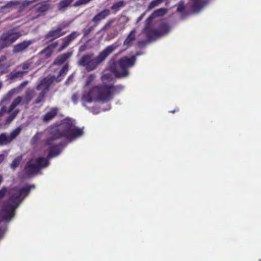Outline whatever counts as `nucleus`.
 I'll use <instances>...</instances> for the list:
<instances>
[{"label": "nucleus", "instance_id": "nucleus-10", "mask_svg": "<svg viewBox=\"0 0 261 261\" xmlns=\"http://www.w3.org/2000/svg\"><path fill=\"white\" fill-rule=\"evenodd\" d=\"M21 128L17 127L13 130L9 135L3 133L0 135V145H5L10 143L20 133Z\"/></svg>", "mask_w": 261, "mask_h": 261}, {"label": "nucleus", "instance_id": "nucleus-28", "mask_svg": "<svg viewBox=\"0 0 261 261\" xmlns=\"http://www.w3.org/2000/svg\"><path fill=\"white\" fill-rule=\"evenodd\" d=\"M124 2L123 1H120L118 3L114 4L111 7L112 10H118L120 7H122L124 5Z\"/></svg>", "mask_w": 261, "mask_h": 261}, {"label": "nucleus", "instance_id": "nucleus-39", "mask_svg": "<svg viewBox=\"0 0 261 261\" xmlns=\"http://www.w3.org/2000/svg\"><path fill=\"white\" fill-rule=\"evenodd\" d=\"M72 78H73L72 75L68 77V80L66 81V83H67L69 82V81H70L71 79H72Z\"/></svg>", "mask_w": 261, "mask_h": 261}, {"label": "nucleus", "instance_id": "nucleus-36", "mask_svg": "<svg viewBox=\"0 0 261 261\" xmlns=\"http://www.w3.org/2000/svg\"><path fill=\"white\" fill-rule=\"evenodd\" d=\"M5 231V230L4 228H0V240H1L3 237Z\"/></svg>", "mask_w": 261, "mask_h": 261}, {"label": "nucleus", "instance_id": "nucleus-21", "mask_svg": "<svg viewBox=\"0 0 261 261\" xmlns=\"http://www.w3.org/2000/svg\"><path fill=\"white\" fill-rule=\"evenodd\" d=\"M58 109L56 108H51L50 110L46 113L43 117L44 121H48L52 119L57 114Z\"/></svg>", "mask_w": 261, "mask_h": 261}, {"label": "nucleus", "instance_id": "nucleus-16", "mask_svg": "<svg viewBox=\"0 0 261 261\" xmlns=\"http://www.w3.org/2000/svg\"><path fill=\"white\" fill-rule=\"evenodd\" d=\"M31 44L32 41H23L20 43L16 45L13 48V51L14 53H19L22 51Z\"/></svg>", "mask_w": 261, "mask_h": 261}, {"label": "nucleus", "instance_id": "nucleus-14", "mask_svg": "<svg viewBox=\"0 0 261 261\" xmlns=\"http://www.w3.org/2000/svg\"><path fill=\"white\" fill-rule=\"evenodd\" d=\"M79 35V33L77 32H73L69 35L64 38L63 40V44L60 50H61L66 47L69 44V43L74 40Z\"/></svg>", "mask_w": 261, "mask_h": 261}, {"label": "nucleus", "instance_id": "nucleus-34", "mask_svg": "<svg viewBox=\"0 0 261 261\" xmlns=\"http://www.w3.org/2000/svg\"><path fill=\"white\" fill-rule=\"evenodd\" d=\"M7 155L8 152H6L5 154H0V164L4 161Z\"/></svg>", "mask_w": 261, "mask_h": 261}, {"label": "nucleus", "instance_id": "nucleus-24", "mask_svg": "<svg viewBox=\"0 0 261 261\" xmlns=\"http://www.w3.org/2000/svg\"><path fill=\"white\" fill-rule=\"evenodd\" d=\"M73 0H63L60 2L58 6L59 10H64L65 8H66Z\"/></svg>", "mask_w": 261, "mask_h": 261}, {"label": "nucleus", "instance_id": "nucleus-27", "mask_svg": "<svg viewBox=\"0 0 261 261\" xmlns=\"http://www.w3.org/2000/svg\"><path fill=\"white\" fill-rule=\"evenodd\" d=\"M163 2V0H153L149 4L148 9L150 10Z\"/></svg>", "mask_w": 261, "mask_h": 261}, {"label": "nucleus", "instance_id": "nucleus-9", "mask_svg": "<svg viewBox=\"0 0 261 261\" xmlns=\"http://www.w3.org/2000/svg\"><path fill=\"white\" fill-rule=\"evenodd\" d=\"M22 100L21 97L20 96L17 97L16 99H15L12 104L11 105L10 108L7 110V112L10 113V115L9 117L8 118L7 121L8 122H10L16 116V115L18 113V110H15V107L19 105ZM7 112L6 109L5 108H2L0 111V117L3 116L5 113Z\"/></svg>", "mask_w": 261, "mask_h": 261}, {"label": "nucleus", "instance_id": "nucleus-2", "mask_svg": "<svg viewBox=\"0 0 261 261\" xmlns=\"http://www.w3.org/2000/svg\"><path fill=\"white\" fill-rule=\"evenodd\" d=\"M95 79L94 74L87 77L84 86V91L81 97L82 105L86 108L88 105L96 100L107 101L112 98L115 87L111 84L96 86L90 88Z\"/></svg>", "mask_w": 261, "mask_h": 261}, {"label": "nucleus", "instance_id": "nucleus-4", "mask_svg": "<svg viewBox=\"0 0 261 261\" xmlns=\"http://www.w3.org/2000/svg\"><path fill=\"white\" fill-rule=\"evenodd\" d=\"M118 46L119 44L117 43L108 46L96 58H93L92 55L84 56L79 61V65L84 67L88 71L93 70L99 63L102 62L109 54L114 51Z\"/></svg>", "mask_w": 261, "mask_h": 261}, {"label": "nucleus", "instance_id": "nucleus-40", "mask_svg": "<svg viewBox=\"0 0 261 261\" xmlns=\"http://www.w3.org/2000/svg\"><path fill=\"white\" fill-rule=\"evenodd\" d=\"M110 106H109L108 108H107V109H104V110H103V111L109 110H110Z\"/></svg>", "mask_w": 261, "mask_h": 261}, {"label": "nucleus", "instance_id": "nucleus-35", "mask_svg": "<svg viewBox=\"0 0 261 261\" xmlns=\"http://www.w3.org/2000/svg\"><path fill=\"white\" fill-rule=\"evenodd\" d=\"M17 91L16 89H12L7 94V96L9 97H11V96L14 94Z\"/></svg>", "mask_w": 261, "mask_h": 261}, {"label": "nucleus", "instance_id": "nucleus-22", "mask_svg": "<svg viewBox=\"0 0 261 261\" xmlns=\"http://www.w3.org/2000/svg\"><path fill=\"white\" fill-rule=\"evenodd\" d=\"M72 52H68L58 57L55 61V64L60 65L64 62L67 59L72 55Z\"/></svg>", "mask_w": 261, "mask_h": 261}, {"label": "nucleus", "instance_id": "nucleus-20", "mask_svg": "<svg viewBox=\"0 0 261 261\" xmlns=\"http://www.w3.org/2000/svg\"><path fill=\"white\" fill-rule=\"evenodd\" d=\"M49 8V5L46 2H43L37 4L34 7V10L39 13H43L46 11Z\"/></svg>", "mask_w": 261, "mask_h": 261}, {"label": "nucleus", "instance_id": "nucleus-25", "mask_svg": "<svg viewBox=\"0 0 261 261\" xmlns=\"http://www.w3.org/2000/svg\"><path fill=\"white\" fill-rule=\"evenodd\" d=\"M22 156H19L17 158H16L12 162V163L10 165V167L14 170L16 168H17L19 164L20 163L21 161H22Z\"/></svg>", "mask_w": 261, "mask_h": 261}, {"label": "nucleus", "instance_id": "nucleus-42", "mask_svg": "<svg viewBox=\"0 0 261 261\" xmlns=\"http://www.w3.org/2000/svg\"><path fill=\"white\" fill-rule=\"evenodd\" d=\"M27 82H25V83H23V84H22V85H23V86H25V85H27Z\"/></svg>", "mask_w": 261, "mask_h": 261}, {"label": "nucleus", "instance_id": "nucleus-11", "mask_svg": "<svg viewBox=\"0 0 261 261\" xmlns=\"http://www.w3.org/2000/svg\"><path fill=\"white\" fill-rule=\"evenodd\" d=\"M206 4L204 0H190L189 6L194 12L199 11Z\"/></svg>", "mask_w": 261, "mask_h": 261}, {"label": "nucleus", "instance_id": "nucleus-31", "mask_svg": "<svg viewBox=\"0 0 261 261\" xmlns=\"http://www.w3.org/2000/svg\"><path fill=\"white\" fill-rule=\"evenodd\" d=\"M6 192L7 189L5 188H3L0 190V200L5 196Z\"/></svg>", "mask_w": 261, "mask_h": 261}, {"label": "nucleus", "instance_id": "nucleus-33", "mask_svg": "<svg viewBox=\"0 0 261 261\" xmlns=\"http://www.w3.org/2000/svg\"><path fill=\"white\" fill-rule=\"evenodd\" d=\"M184 9V6L182 3H180L178 4L177 7V11L181 12Z\"/></svg>", "mask_w": 261, "mask_h": 261}, {"label": "nucleus", "instance_id": "nucleus-6", "mask_svg": "<svg viewBox=\"0 0 261 261\" xmlns=\"http://www.w3.org/2000/svg\"><path fill=\"white\" fill-rule=\"evenodd\" d=\"M167 12L165 9L162 8L155 11L152 14L149 16L146 21L145 26L143 30V33H145L146 37L149 39H155L156 38L162 35L166 34L170 30V28L166 24H164L161 27V32L151 30L150 29V24L152 20L158 16H161Z\"/></svg>", "mask_w": 261, "mask_h": 261}, {"label": "nucleus", "instance_id": "nucleus-23", "mask_svg": "<svg viewBox=\"0 0 261 261\" xmlns=\"http://www.w3.org/2000/svg\"><path fill=\"white\" fill-rule=\"evenodd\" d=\"M24 74L25 73L22 70L14 71L10 74L9 77L12 80L21 78Z\"/></svg>", "mask_w": 261, "mask_h": 261}, {"label": "nucleus", "instance_id": "nucleus-30", "mask_svg": "<svg viewBox=\"0 0 261 261\" xmlns=\"http://www.w3.org/2000/svg\"><path fill=\"white\" fill-rule=\"evenodd\" d=\"M101 80L102 82L105 81L106 80H110L112 79L111 75L109 73H105L101 76Z\"/></svg>", "mask_w": 261, "mask_h": 261}, {"label": "nucleus", "instance_id": "nucleus-41", "mask_svg": "<svg viewBox=\"0 0 261 261\" xmlns=\"http://www.w3.org/2000/svg\"><path fill=\"white\" fill-rule=\"evenodd\" d=\"M2 83L1 82H0V89L2 88Z\"/></svg>", "mask_w": 261, "mask_h": 261}, {"label": "nucleus", "instance_id": "nucleus-43", "mask_svg": "<svg viewBox=\"0 0 261 261\" xmlns=\"http://www.w3.org/2000/svg\"><path fill=\"white\" fill-rule=\"evenodd\" d=\"M259 261H261V260H260Z\"/></svg>", "mask_w": 261, "mask_h": 261}, {"label": "nucleus", "instance_id": "nucleus-29", "mask_svg": "<svg viewBox=\"0 0 261 261\" xmlns=\"http://www.w3.org/2000/svg\"><path fill=\"white\" fill-rule=\"evenodd\" d=\"M17 4L18 2L16 1H10L6 5V6L4 7V8H12L17 5Z\"/></svg>", "mask_w": 261, "mask_h": 261}, {"label": "nucleus", "instance_id": "nucleus-12", "mask_svg": "<svg viewBox=\"0 0 261 261\" xmlns=\"http://www.w3.org/2000/svg\"><path fill=\"white\" fill-rule=\"evenodd\" d=\"M66 26H60L59 28L55 30H53L50 31L46 35V38L52 40L55 39L57 38L60 37V36H63L65 34V32H62V30Z\"/></svg>", "mask_w": 261, "mask_h": 261}, {"label": "nucleus", "instance_id": "nucleus-32", "mask_svg": "<svg viewBox=\"0 0 261 261\" xmlns=\"http://www.w3.org/2000/svg\"><path fill=\"white\" fill-rule=\"evenodd\" d=\"M79 99V96L77 94H74L72 96V101L74 104H76Z\"/></svg>", "mask_w": 261, "mask_h": 261}, {"label": "nucleus", "instance_id": "nucleus-26", "mask_svg": "<svg viewBox=\"0 0 261 261\" xmlns=\"http://www.w3.org/2000/svg\"><path fill=\"white\" fill-rule=\"evenodd\" d=\"M34 93V90H31L28 91V92L27 93L26 97H25V99H24L23 102H24L25 103H26V99H27V102L29 101L32 99V98L33 97Z\"/></svg>", "mask_w": 261, "mask_h": 261}, {"label": "nucleus", "instance_id": "nucleus-3", "mask_svg": "<svg viewBox=\"0 0 261 261\" xmlns=\"http://www.w3.org/2000/svg\"><path fill=\"white\" fill-rule=\"evenodd\" d=\"M34 188V186L19 187L9 190V199L0 213V217L3 220L9 221L13 217L15 210L28 194L30 189Z\"/></svg>", "mask_w": 261, "mask_h": 261}, {"label": "nucleus", "instance_id": "nucleus-37", "mask_svg": "<svg viewBox=\"0 0 261 261\" xmlns=\"http://www.w3.org/2000/svg\"><path fill=\"white\" fill-rule=\"evenodd\" d=\"M91 111L92 113H93V114H98L100 112L99 110H97L95 108L91 109Z\"/></svg>", "mask_w": 261, "mask_h": 261}, {"label": "nucleus", "instance_id": "nucleus-17", "mask_svg": "<svg viewBox=\"0 0 261 261\" xmlns=\"http://www.w3.org/2000/svg\"><path fill=\"white\" fill-rule=\"evenodd\" d=\"M109 14L110 10L108 9H105L95 16L92 19V21L95 23H98L101 20L105 19Z\"/></svg>", "mask_w": 261, "mask_h": 261}, {"label": "nucleus", "instance_id": "nucleus-1", "mask_svg": "<svg viewBox=\"0 0 261 261\" xmlns=\"http://www.w3.org/2000/svg\"><path fill=\"white\" fill-rule=\"evenodd\" d=\"M84 134L83 128L75 125V121L70 118H65L58 125L51 126L48 129L38 132L32 139V142L35 143L42 138L47 137L42 148L36 152L33 159L30 160L25 167V171L31 176L37 173L41 168L48 164L47 160L41 155H47L49 158H54L60 154L62 149L59 141L65 138L68 141H72L82 136Z\"/></svg>", "mask_w": 261, "mask_h": 261}, {"label": "nucleus", "instance_id": "nucleus-18", "mask_svg": "<svg viewBox=\"0 0 261 261\" xmlns=\"http://www.w3.org/2000/svg\"><path fill=\"white\" fill-rule=\"evenodd\" d=\"M10 66L6 57H0V75L3 74Z\"/></svg>", "mask_w": 261, "mask_h": 261}, {"label": "nucleus", "instance_id": "nucleus-19", "mask_svg": "<svg viewBox=\"0 0 261 261\" xmlns=\"http://www.w3.org/2000/svg\"><path fill=\"white\" fill-rule=\"evenodd\" d=\"M136 31L135 30H132L128 35L127 36L126 38L125 39L123 45L127 47L130 46L133 44V42L135 40L136 38Z\"/></svg>", "mask_w": 261, "mask_h": 261}, {"label": "nucleus", "instance_id": "nucleus-13", "mask_svg": "<svg viewBox=\"0 0 261 261\" xmlns=\"http://www.w3.org/2000/svg\"><path fill=\"white\" fill-rule=\"evenodd\" d=\"M34 58H32L20 66L22 70L25 74L30 70L33 69L36 66V63L34 62Z\"/></svg>", "mask_w": 261, "mask_h": 261}, {"label": "nucleus", "instance_id": "nucleus-8", "mask_svg": "<svg viewBox=\"0 0 261 261\" xmlns=\"http://www.w3.org/2000/svg\"><path fill=\"white\" fill-rule=\"evenodd\" d=\"M20 33L13 29L5 32L0 37V48L7 47L15 42L20 36Z\"/></svg>", "mask_w": 261, "mask_h": 261}, {"label": "nucleus", "instance_id": "nucleus-7", "mask_svg": "<svg viewBox=\"0 0 261 261\" xmlns=\"http://www.w3.org/2000/svg\"><path fill=\"white\" fill-rule=\"evenodd\" d=\"M68 70V66L66 65L61 69L57 77H55V76H50L46 77L41 81L36 88L38 91H41L36 101V103H38L43 100L44 95L47 92L50 85L54 82H59L61 81L63 77L66 74Z\"/></svg>", "mask_w": 261, "mask_h": 261}, {"label": "nucleus", "instance_id": "nucleus-15", "mask_svg": "<svg viewBox=\"0 0 261 261\" xmlns=\"http://www.w3.org/2000/svg\"><path fill=\"white\" fill-rule=\"evenodd\" d=\"M57 42L51 43L41 52V54L46 58L49 57L52 54L54 49L57 47Z\"/></svg>", "mask_w": 261, "mask_h": 261}, {"label": "nucleus", "instance_id": "nucleus-5", "mask_svg": "<svg viewBox=\"0 0 261 261\" xmlns=\"http://www.w3.org/2000/svg\"><path fill=\"white\" fill-rule=\"evenodd\" d=\"M136 61V56L130 58L124 57L121 58L117 65L114 60L109 63V70L117 77H125L128 74V68L132 67Z\"/></svg>", "mask_w": 261, "mask_h": 261}, {"label": "nucleus", "instance_id": "nucleus-38", "mask_svg": "<svg viewBox=\"0 0 261 261\" xmlns=\"http://www.w3.org/2000/svg\"><path fill=\"white\" fill-rule=\"evenodd\" d=\"M144 14H142L138 18V20H137V22H138L139 21H140L143 17L144 16Z\"/></svg>", "mask_w": 261, "mask_h": 261}]
</instances>
